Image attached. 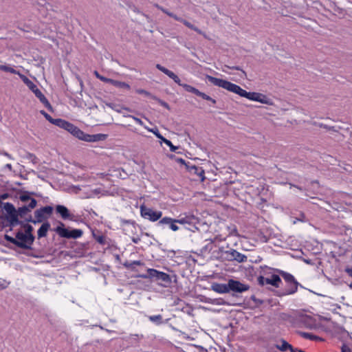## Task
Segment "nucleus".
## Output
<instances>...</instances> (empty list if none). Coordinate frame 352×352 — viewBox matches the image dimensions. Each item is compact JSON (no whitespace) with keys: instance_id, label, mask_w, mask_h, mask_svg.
<instances>
[{"instance_id":"obj_35","label":"nucleus","mask_w":352,"mask_h":352,"mask_svg":"<svg viewBox=\"0 0 352 352\" xmlns=\"http://www.w3.org/2000/svg\"><path fill=\"white\" fill-rule=\"evenodd\" d=\"M144 128L146 129H147L148 131L153 133V134L155 135V136L157 138H162V135L161 133H160L159 130L157 129V128H153V129H150L148 128V126H144Z\"/></svg>"},{"instance_id":"obj_59","label":"nucleus","mask_w":352,"mask_h":352,"mask_svg":"<svg viewBox=\"0 0 352 352\" xmlns=\"http://www.w3.org/2000/svg\"><path fill=\"white\" fill-rule=\"evenodd\" d=\"M349 288L352 289V282L349 284Z\"/></svg>"},{"instance_id":"obj_61","label":"nucleus","mask_w":352,"mask_h":352,"mask_svg":"<svg viewBox=\"0 0 352 352\" xmlns=\"http://www.w3.org/2000/svg\"><path fill=\"white\" fill-rule=\"evenodd\" d=\"M252 299H253L254 300H255V298L254 296L252 297Z\"/></svg>"},{"instance_id":"obj_22","label":"nucleus","mask_w":352,"mask_h":352,"mask_svg":"<svg viewBox=\"0 0 352 352\" xmlns=\"http://www.w3.org/2000/svg\"><path fill=\"white\" fill-rule=\"evenodd\" d=\"M275 347L281 351H285L289 349V347H291V344L285 340H281L280 343L275 345Z\"/></svg>"},{"instance_id":"obj_44","label":"nucleus","mask_w":352,"mask_h":352,"mask_svg":"<svg viewBox=\"0 0 352 352\" xmlns=\"http://www.w3.org/2000/svg\"><path fill=\"white\" fill-rule=\"evenodd\" d=\"M341 352H352V351L348 345L344 344L341 347Z\"/></svg>"},{"instance_id":"obj_51","label":"nucleus","mask_w":352,"mask_h":352,"mask_svg":"<svg viewBox=\"0 0 352 352\" xmlns=\"http://www.w3.org/2000/svg\"><path fill=\"white\" fill-rule=\"evenodd\" d=\"M233 69H235L236 70H241V72H242V74H243V77H245L246 76L245 72L243 70L241 69V68L239 67H234Z\"/></svg>"},{"instance_id":"obj_13","label":"nucleus","mask_w":352,"mask_h":352,"mask_svg":"<svg viewBox=\"0 0 352 352\" xmlns=\"http://www.w3.org/2000/svg\"><path fill=\"white\" fill-rule=\"evenodd\" d=\"M177 223H178L177 219L166 217L161 219L158 222V225L161 226H167L173 231H177L179 230V227L177 226Z\"/></svg>"},{"instance_id":"obj_18","label":"nucleus","mask_w":352,"mask_h":352,"mask_svg":"<svg viewBox=\"0 0 352 352\" xmlns=\"http://www.w3.org/2000/svg\"><path fill=\"white\" fill-rule=\"evenodd\" d=\"M228 284L216 283L212 286V290L219 294H225L229 292V287Z\"/></svg>"},{"instance_id":"obj_55","label":"nucleus","mask_w":352,"mask_h":352,"mask_svg":"<svg viewBox=\"0 0 352 352\" xmlns=\"http://www.w3.org/2000/svg\"><path fill=\"white\" fill-rule=\"evenodd\" d=\"M97 241H98V242H99L101 244L104 243V239H103L102 236H99L98 238Z\"/></svg>"},{"instance_id":"obj_32","label":"nucleus","mask_w":352,"mask_h":352,"mask_svg":"<svg viewBox=\"0 0 352 352\" xmlns=\"http://www.w3.org/2000/svg\"><path fill=\"white\" fill-rule=\"evenodd\" d=\"M163 12L166 13L167 15H168L170 17H173L174 19H175L176 21H182V18L180 17H178L177 15L174 14L172 12H168L167 10L162 8V7H158Z\"/></svg>"},{"instance_id":"obj_7","label":"nucleus","mask_w":352,"mask_h":352,"mask_svg":"<svg viewBox=\"0 0 352 352\" xmlns=\"http://www.w3.org/2000/svg\"><path fill=\"white\" fill-rule=\"evenodd\" d=\"M221 257L228 261H236L239 263L246 261L247 256L236 250L230 249L229 250H223L220 249Z\"/></svg>"},{"instance_id":"obj_25","label":"nucleus","mask_w":352,"mask_h":352,"mask_svg":"<svg viewBox=\"0 0 352 352\" xmlns=\"http://www.w3.org/2000/svg\"><path fill=\"white\" fill-rule=\"evenodd\" d=\"M142 265H143V263L141 262L140 261H134L132 262H126L125 263H124V267L131 270H134L135 266Z\"/></svg>"},{"instance_id":"obj_19","label":"nucleus","mask_w":352,"mask_h":352,"mask_svg":"<svg viewBox=\"0 0 352 352\" xmlns=\"http://www.w3.org/2000/svg\"><path fill=\"white\" fill-rule=\"evenodd\" d=\"M50 228V224L48 222L43 223L37 231L38 238L46 236Z\"/></svg>"},{"instance_id":"obj_1","label":"nucleus","mask_w":352,"mask_h":352,"mask_svg":"<svg viewBox=\"0 0 352 352\" xmlns=\"http://www.w3.org/2000/svg\"><path fill=\"white\" fill-rule=\"evenodd\" d=\"M206 79L215 86L223 88L230 92L236 94L240 96L246 98L250 100L259 102L265 104H271L270 99L262 94L257 92H248L236 84L212 76L207 75Z\"/></svg>"},{"instance_id":"obj_47","label":"nucleus","mask_w":352,"mask_h":352,"mask_svg":"<svg viewBox=\"0 0 352 352\" xmlns=\"http://www.w3.org/2000/svg\"><path fill=\"white\" fill-rule=\"evenodd\" d=\"M75 126V125H74L73 124L70 123L68 122V124L67 125V127L65 128V130L67 131L68 132L71 133V131H72V129H74V127Z\"/></svg>"},{"instance_id":"obj_50","label":"nucleus","mask_w":352,"mask_h":352,"mask_svg":"<svg viewBox=\"0 0 352 352\" xmlns=\"http://www.w3.org/2000/svg\"><path fill=\"white\" fill-rule=\"evenodd\" d=\"M4 168L5 169H8L10 171H11L12 170V164H6L5 166H4Z\"/></svg>"},{"instance_id":"obj_42","label":"nucleus","mask_w":352,"mask_h":352,"mask_svg":"<svg viewBox=\"0 0 352 352\" xmlns=\"http://www.w3.org/2000/svg\"><path fill=\"white\" fill-rule=\"evenodd\" d=\"M41 113L44 116V117L51 123L53 124L55 119H53L48 113H47L45 111H41Z\"/></svg>"},{"instance_id":"obj_43","label":"nucleus","mask_w":352,"mask_h":352,"mask_svg":"<svg viewBox=\"0 0 352 352\" xmlns=\"http://www.w3.org/2000/svg\"><path fill=\"white\" fill-rule=\"evenodd\" d=\"M344 272H346V274L350 277L352 278V265H349L347 266L345 269H344Z\"/></svg>"},{"instance_id":"obj_36","label":"nucleus","mask_w":352,"mask_h":352,"mask_svg":"<svg viewBox=\"0 0 352 352\" xmlns=\"http://www.w3.org/2000/svg\"><path fill=\"white\" fill-rule=\"evenodd\" d=\"M23 228L25 229V232H23L24 233H25L28 235H33L32 233L33 231V227L31 225L24 224Z\"/></svg>"},{"instance_id":"obj_2","label":"nucleus","mask_w":352,"mask_h":352,"mask_svg":"<svg viewBox=\"0 0 352 352\" xmlns=\"http://www.w3.org/2000/svg\"><path fill=\"white\" fill-rule=\"evenodd\" d=\"M156 68L163 72L164 74L167 75L170 78H171L175 83H177L179 86L182 87L185 91L194 94L195 95L199 96L202 98L204 100H208L211 102L213 104H216V100L209 96L208 95L206 94L205 93H203L200 91L197 88L186 84L182 83L181 82L180 78L172 71L168 69L167 68L164 67V66L161 65L160 64L156 65Z\"/></svg>"},{"instance_id":"obj_52","label":"nucleus","mask_w":352,"mask_h":352,"mask_svg":"<svg viewBox=\"0 0 352 352\" xmlns=\"http://www.w3.org/2000/svg\"><path fill=\"white\" fill-rule=\"evenodd\" d=\"M78 129H79V128H78L77 126H75L74 127V129H72V131H71L70 133L74 136Z\"/></svg>"},{"instance_id":"obj_57","label":"nucleus","mask_w":352,"mask_h":352,"mask_svg":"<svg viewBox=\"0 0 352 352\" xmlns=\"http://www.w3.org/2000/svg\"><path fill=\"white\" fill-rule=\"evenodd\" d=\"M94 74L96 76V78H98V79H99V77H102V76L100 75L99 73L98 72H96V71L94 72Z\"/></svg>"},{"instance_id":"obj_30","label":"nucleus","mask_w":352,"mask_h":352,"mask_svg":"<svg viewBox=\"0 0 352 352\" xmlns=\"http://www.w3.org/2000/svg\"><path fill=\"white\" fill-rule=\"evenodd\" d=\"M300 335L304 338H307V339H309V340H316L318 339V337L315 336V335H313L311 333H306V332H300L299 333Z\"/></svg>"},{"instance_id":"obj_49","label":"nucleus","mask_w":352,"mask_h":352,"mask_svg":"<svg viewBox=\"0 0 352 352\" xmlns=\"http://www.w3.org/2000/svg\"><path fill=\"white\" fill-rule=\"evenodd\" d=\"M131 338H132V339H133V340H137V339H138V338H143V336H142V335L140 336V335H138V334H133V335H131Z\"/></svg>"},{"instance_id":"obj_38","label":"nucleus","mask_w":352,"mask_h":352,"mask_svg":"<svg viewBox=\"0 0 352 352\" xmlns=\"http://www.w3.org/2000/svg\"><path fill=\"white\" fill-rule=\"evenodd\" d=\"M164 144L170 147V150L173 152H175L178 148L177 146H174L170 140H164Z\"/></svg>"},{"instance_id":"obj_56","label":"nucleus","mask_w":352,"mask_h":352,"mask_svg":"<svg viewBox=\"0 0 352 352\" xmlns=\"http://www.w3.org/2000/svg\"><path fill=\"white\" fill-rule=\"evenodd\" d=\"M139 94H148V92L144 89H140L138 91Z\"/></svg>"},{"instance_id":"obj_29","label":"nucleus","mask_w":352,"mask_h":352,"mask_svg":"<svg viewBox=\"0 0 352 352\" xmlns=\"http://www.w3.org/2000/svg\"><path fill=\"white\" fill-rule=\"evenodd\" d=\"M179 21L183 23L186 27L189 28L191 30H195L197 33H199V34L202 33L201 31L198 28L195 27V25L191 24L190 22L187 21L186 20H184L182 18V21Z\"/></svg>"},{"instance_id":"obj_39","label":"nucleus","mask_w":352,"mask_h":352,"mask_svg":"<svg viewBox=\"0 0 352 352\" xmlns=\"http://www.w3.org/2000/svg\"><path fill=\"white\" fill-rule=\"evenodd\" d=\"M20 200L24 203H26V202H28L30 199H32V197H31L30 195H26V194H23V195H20V197H19Z\"/></svg>"},{"instance_id":"obj_6","label":"nucleus","mask_w":352,"mask_h":352,"mask_svg":"<svg viewBox=\"0 0 352 352\" xmlns=\"http://www.w3.org/2000/svg\"><path fill=\"white\" fill-rule=\"evenodd\" d=\"M281 275L285 281L287 283V286L284 289L283 294L290 295L296 292L298 287L300 284L295 279L294 276L292 274L285 272H282Z\"/></svg>"},{"instance_id":"obj_28","label":"nucleus","mask_w":352,"mask_h":352,"mask_svg":"<svg viewBox=\"0 0 352 352\" xmlns=\"http://www.w3.org/2000/svg\"><path fill=\"white\" fill-rule=\"evenodd\" d=\"M4 210L6 211V212L8 214H11V213H14V212H16V208H14V206H13L12 204H10V203H6L4 204Z\"/></svg>"},{"instance_id":"obj_34","label":"nucleus","mask_w":352,"mask_h":352,"mask_svg":"<svg viewBox=\"0 0 352 352\" xmlns=\"http://www.w3.org/2000/svg\"><path fill=\"white\" fill-rule=\"evenodd\" d=\"M25 204H26L25 206L30 210H32L33 208H34L36 206L37 201L34 198H32V199H30L28 202H26Z\"/></svg>"},{"instance_id":"obj_23","label":"nucleus","mask_w":352,"mask_h":352,"mask_svg":"<svg viewBox=\"0 0 352 352\" xmlns=\"http://www.w3.org/2000/svg\"><path fill=\"white\" fill-rule=\"evenodd\" d=\"M148 319L151 322L155 323L157 325L162 324V316L160 314L153 315L148 316Z\"/></svg>"},{"instance_id":"obj_14","label":"nucleus","mask_w":352,"mask_h":352,"mask_svg":"<svg viewBox=\"0 0 352 352\" xmlns=\"http://www.w3.org/2000/svg\"><path fill=\"white\" fill-rule=\"evenodd\" d=\"M186 168L190 173L197 175L201 181L204 180V170L201 167L197 166L188 162V164H186Z\"/></svg>"},{"instance_id":"obj_48","label":"nucleus","mask_w":352,"mask_h":352,"mask_svg":"<svg viewBox=\"0 0 352 352\" xmlns=\"http://www.w3.org/2000/svg\"><path fill=\"white\" fill-rule=\"evenodd\" d=\"M0 155H3L4 156H6L10 160H13V157L9 153H8L6 151H0Z\"/></svg>"},{"instance_id":"obj_54","label":"nucleus","mask_w":352,"mask_h":352,"mask_svg":"<svg viewBox=\"0 0 352 352\" xmlns=\"http://www.w3.org/2000/svg\"><path fill=\"white\" fill-rule=\"evenodd\" d=\"M177 162H180L181 164H184L186 166V164H188V163H186V161L182 158L178 159Z\"/></svg>"},{"instance_id":"obj_11","label":"nucleus","mask_w":352,"mask_h":352,"mask_svg":"<svg viewBox=\"0 0 352 352\" xmlns=\"http://www.w3.org/2000/svg\"><path fill=\"white\" fill-rule=\"evenodd\" d=\"M229 292L232 291L238 293H242L248 291L250 288L248 285L243 284L238 280L230 279L228 280Z\"/></svg>"},{"instance_id":"obj_41","label":"nucleus","mask_w":352,"mask_h":352,"mask_svg":"<svg viewBox=\"0 0 352 352\" xmlns=\"http://www.w3.org/2000/svg\"><path fill=\"white\" fill-rule=\"evenodd\" d=\"M5 239L7 241H8V242H10V243H12V244H14V245H15L16 246V237L14 238L12 236H8V235L6 234L5 235Z\"/></svg>"},{"instance_id":"obj_40","label":"nucleus","mask_w":352,"mask_h":352,"mask_svg":"<svg viewBox=\"0 0 352 352\" xmlns=\"http://www.w3.org/2000/svg\"><path fill=\"white\" fill-rule=\"evenodd\" d=\"M8 285L9 282L3 278H0V290L6 289L8 287Z\"/></svg>"},{"instance_id":"obj_15","label":"nucleus","mask_w":352,"mask_h":352,"mask_svg":"<svg viewBox=\"0 0 352 352\" xmlns=\"http://www.w3.org/2000/svg\"><path fill=\"white\" fill-rule=\"evenodd\" d=\"M56 212L61 216L63 219H72V217L69 210L64 206L58 205L56 207Z\"/></svg>"},{"instance_id":"obj_26","label":"nucleus","mask_w":352,"mask_h":352,"mask_svg":"<svg viewBox=\"0 0 352 352\" xmlns=\"http://www.w3.org/2000/svg\"><path fill=\"white\" fill-rule=\"evenodd\" d=\"M53 124H55L56 126H59L61 129H65V128L67 127V125L68 124V122L65 120L58 118V119H55Z\"/></svg>"},{"instance_id":"obj_21","label":"nucleus","mask_w":352,"mask_h":352,"mask_svg":"<svg viewBox=\"0 0 352 352\" xmlns=\"http://www.w3.org/2000/svg\"><path fill=\"white\" fill-rule=\"evenodd\" d=\"M0 70L6 72H10L11 74H17L19 77H20V75H23L19 71H16L13 67H12L10 65H0Z\"/></svg>"},{"instance_id":"obj_60","label":"nucleus","mask_w":352,"mask_h":352,"mask_svg":"<svg viewBox=\"0 0 352 352\" xmlns=\"http://www.w3.org/2000/svg\"><path fill=\"white\" fill-rule=\"evenodd\" d=\"M299 352H305V351H304L302 350H299Z\"/></svg>"},{"instance_id":"obj_8","label":"nucleus","mask_w":352,"mask_h":352,"mask_svg":"<svg viewBox=\"0 0 352 352\" xmlns=\"http://www.w3.org/2000/svg\"><path fill=\"white\" fill-rule=\"evenodd\" d=\"M60 226H58L55 231L56 232L63 238L66 239H78L82 236L83 232L80 229H74L69 230L64 228V224L61 223Z\"/></svg>"},{"instance_id":"obj_12","label":"nucleus","mask_w":352,"mask_h":352,"mask_svg":"<svg viewBox=\"0 0 352 352\" xmlns=\"http://www.w3.org/2000/svg\"><path fill=\"white\" fill-rule=\"evenodd\" d=\"M281 279L278 275L272 274L270 277L260 276L258 278V283L261 285H271L278 287L279 286Z\"/></svg>"},{"instance_id":"obj_20","label":"nucleus","mask_w":352,"mask_h":352,"mask_svg":"<svg viewBox=\"0 0 352 352\" xmlns=\"http://www.w3.org/2000/svg\"><path fill=\"white\" fill-rule=\"evenodd\" d=\"M19 214L16 212L8 214L7 215V220L10 223V226L14 227L18 224H22L18 219Z\"/></svg>"},{"instance_id":"obj_5","label":"nucleus","mask_w":352,"mask_h":352,"mask_svg":"<svg viewBox=\"0 0 352 352\" xmlns=\"http://www.w3.org/2000/svg\"><path fill=\"white\" fill-rule=\"evenodd\" d=\"M52 212L53 208L50 206L42 207L35 210L34 219H33L32 217L30 216L28 219H26V221L28 222H32L34 224L41 223L43 221L46 220L52 214Z\"/></svg>"},{"instance_id":"obj_10","label":"nucleus","mask_w":352,"mask_h":352,"mask_svg":"<svg viewBox=\"0 0 352 352\" xmlns=\"http://www.w3.org/2000/svg\"><path fill=\"white\" fill-rule=\"evenodd\" d=\"M140 213L143 218L151 221H156L162 216V212L161 211L154 210L144 205L140 206Z\"/></svg>"},{"instance_id":"obj_31","label":"nucleus","mask_w":352,"mask_h":352,"mask_svg":"<svg viewBox=\"0 0 352 352\" xmlns=\"http://www.w3.org/2000/svg\"><path fill=\"white\" fill-rule=\"evenodd\" d=\"M227 229H228V230L229 232V235H230V236H239L238 230H237V228H236V226L231 225L230 226H228Z\"/></svg>"},{"instance_id":"obj_37","label":"nucleus","mask_w":352,"mask_h":352,"mask_svg":"<svg viewBox=\"0 0 352 352\" xmlns=\"http://www.w3.org/2000/svg\"><path fill=\"white\" fill-rule=\"evenodd\" d=\"M297 221H300V222H305L307 221V219H306V217L305 216L304 214H300V216L298 217H296L294 221H293V223L294 224H296L297 223Z\"/></svg>"},{"instance_id":"obj_33","label":"nucleus","mask_w":352,"mask_h":352,"mask_svg":"<svg viewBox=\"0 0 352 352\" xmlns=\"http://www.w3.org/2000/svg\"><path fill=\"white\" fill-rule=\"evenodd\" d=\"M104 190H103L102 189H101L100 188H95L94 190H91V193L89 195H88L87 197V198H90L91 197H93L94 195H99V194H102V195H105L104 193Z\"/></svg>"},{"instance_id":"obj_45","label":"nucleus","mask_w":352,"mask_h":352,"mask_svg":"<svg viewBox=\"0 0 352 352\" xmlns=\"http://www.w3.org/2000/svg\"><path fill=\"white\" fill-rule=\"evenodd\" d=\"M99 80H100L101 81H102L104 82H107V83H109V84H111L112 81H113V79L106 78L103 76H102V77H99Z\"/></svg>"},{"instance_id":"obj_53","label":"nucleus","mask_w":352,"mask_h":352,"mask_svg":"<svg viewBox=\"0 0 352 352\" xmlns=\"http://www.w3.org/2000/svg\"><path fill=\"white\" fill-rule=\"evenodd\" d=\"M289 349L290 350L291 352H299L300 350L297 348H294L292 345L291 347H289Z\"/></svg>"},{"instance_id":"obj_17","label":"nucleus","mask_w":352,"mask_h":352,"mask_svg":"<svg viewBox=\"0 0 352 352\" xmlns=\"http://www.w3.org/2000/svg\"><path fill=\"white\" fill-rule=\"evenodd\" d=\"M79 140H82L86 142H93L96 140L94 139V136L86 134L82 131H81L80 129L77 131L76 133L74 135Z\"/></svg>"},{"instance_id":"obj_16","label":"nucleus","mask_w":352,"mask_h":352,"mask_svg":"<svg viewBox=\"0 0 352 352\" xmlns=\"http://www.w3.org/2000/svg\"><path fill=\"white\" fill-rule=\"evenodd\" d=\"M177 221L182 225H192L197 222V218L194 215H186L185 217L177 219Z\"/></svg>"},{"instance_id":"obj_46","label":"nucleus","mask_w":352,"mask_h":352,"mask_svg":"<svg viewBox=\"0 0 352 352\" xmlns=\"http://www.w3.org/2000/svg\"><path fill=\"white\" fill-rule=\"evenodd\" d=\"M129 117H130V118H132L135 121V122H136L137 124H140V125H141V126H145V125L144 124V122H142L140 118H137V117H135V116H129Z\"/></svg>"},{"instance_id":"obj_9","label":"nucleus","mask_w":352,"mask_h":352,"mask_svg":"<svg viewBox=\"0 0 352 352\" xmlns=\"http://www.w3.org/2000/svg\"><path fill=\"white\" fill-rule=\"evenodd\" d=\"M16 246L24 249H30L34 241L33 235H28L23 231H19L16 234Z\"/></svg>"},{"instance_id":"obj_27","label":"nucleus","mask_w":352,"mask_h":352,"mask_svg":"<svg viewBox=\"0 0 352 352\" xmlns=\"http://www.w3.org/2000/svg\"><path fill=\"white\" fill-rule=\"evenodd\" d=\"M31 210H30L25 205L21 207H19L17 210V214L21 217H23L25 214H27L29 212H30Z\"/></svg>"},{"instance_id":"obj_24","label":"nucleus","mask_w":352,"mask_h":352,"mask_svg":"<svg viewBox=\"0 0 352 352\" xmlns=\"http://www.w3.org/2000/svg\"><path fill=\"white\" fill-rule=\"evenodd\" d=\"M111 85L116 87L121 88V89H130V86L129 84H127L124 82H121V81H118V80H113Z\"/></svg>"},{"instance_id":"obj_3","label":"nucleus","mask_w":352,"mask_h":352,"mask_svg":"<svg viewBox=\"0 0 352 352\" xmlns=\"http://www.w3.org/2000/svg\"><path fill=\"white\" fill-rule=\"evenodd\" d=\"M147 274L140 275V277L143 278H155L157 280L161 281L160 285L166 287L170 285L172 282L171 278L169 274L158 271L155 269L148 268L147 269Z\"/></svg>"},{"instance_id":"obj_58","label":"nucleus","mask_w":352,"mask_h":352,"mask_svg":"<svg viewBox=\"0 0 352 352\" xmlns=\"http://www.w3.org/2000/svg\"><path fill=\"white\" fill-rule=\"evenodd\" d=\"M159 139L161 140L162 142H164V140H168L166 138H164L162 135V138H159Z\"/></svg>"},{"instance_id":"obj_4","label":"nucleus","mask_w":352,"mask_h":352,"mask_svg":"<svg viewBox=\"0 0 352 352\" xmlns=\"http://www.w3.org/2000/svg\"><path fill=\"white\" fill-rule=\"evenodd\" d=\"M20 78L27 85V87L35 94V96L39 99L41 103H43L47 109H52L51 104L47 100V99L32 80H30L25 75H20Z\"/></svg>"}]
</instances>
